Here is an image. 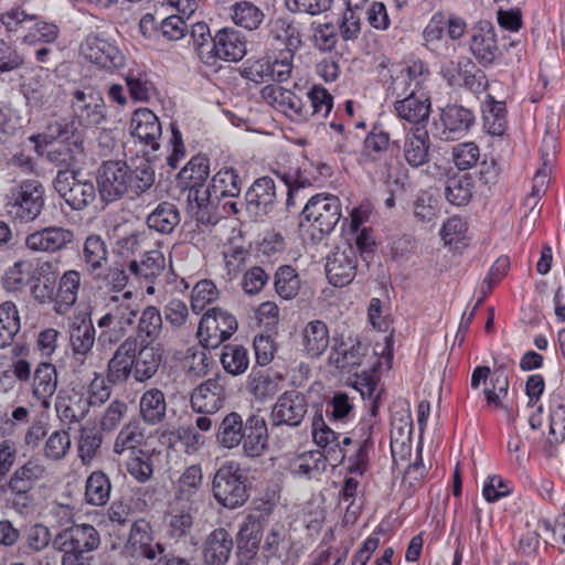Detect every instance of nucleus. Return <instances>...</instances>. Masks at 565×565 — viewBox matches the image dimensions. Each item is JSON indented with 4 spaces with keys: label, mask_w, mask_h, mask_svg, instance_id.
I'll return each mask as SVG.
<instances>
[{
    "label": "nucleus",
    "mask_w": 565,
    "mask_h": 565,
    "mask_svg": "<svg viewBox=\"0 0 565 565\" xmlns=\"http://www.w3.org/2000/svg\"><path fill=\"white\" fill-rule=\"evenodd\" d=\"M275 289L282 299H292L300 289V279L290 266H281L275 275Z\"/></svg>",
    "instance_id": "774afa93"
},
{
    "label": "nucleus",
    "mask_w": 565,
    "mask_h": 565,
    "mask_svg": "<svg viewBox=\"0 0 565 565\" xmlns=\"http://www.w3.org/2000/svg\"><path fill=\"white\" fill-rule=\"evenodd\" d=\"M258 533L259 522L250 515L247 516L241 525L237 535L238 565H258L256 558L259 542Z\"/></svg>",
    "instance_id": "cd10ccee"
},
{
    "label": "nucleus",
    "mask_w": 565,
    "mask_h": 565,
    "mask_svg": "<svg viewBox=\"0 0 565 565\" xmlns=\"http://www.w3.org/2000/svg\"><path fill=\"white\" fill-rule=\"evenodd\" d=\"M167 533L170 537L180 539L188 534L193 525L190 507L172 501L166 516Z\"/></svg>",
    "instance_id": "3c124183"
},
{
    "label": "nucleus",
    "mask_w": 565,
    "mask_h": 565,
    "mask_svg": "<svg viewBox=\"0 0 565 565\" xmlns=\"http://www.w3.org/2000/svg\"><path fill=\"white\" fill-rule=\"evenodd\" d=\"M230 14L235 25L248 31L259 29L265 19L264 11L248 0L233 3L230 8Z\"/></svg>",
    "instance_id": "a19ab883"
},
{
    "label": "nucleus",
    "mask_w": 565,
    "mask_h": 565,
    "mask_svg": "<svg viewBox=\"0 0 565 565\" xmlns=\"http://www.w3.org/2000/svg\"><path fill=\"white\" fill-rule=\"evenodd\" d=\"M358 256L353 245L338 246L327 258L326 273L331 285L344 287L356 274Z\"/></svg>",
    "instance_id": "4468645a"
},
{
    "label": "nucleus",
    "mask_w": 565,
    "mask_h": 565,
    "mask_svg": "<svg viewBox=\"0 0 565 565\" xmlns=\"http://www.w3.org/2000/svg\"><path fill=\"white\" fill-rule=\"evenodd\" d=\"M162 331V317L154 306L146 307L137 324V342L152 344Z\"/></svg>",
    "instance_id": "de8ad7c7"
},
{
    "label": "nucleus",
    "mask_w": 565,
    "mask_h": 565,
    "mask_svg": "<svg viewBox=\"0 0 565 565\" xmlns=\"http://www.w3.org/2000/svg\"><path fill=\"white\" fill-rule=\"evenodd\" d=\"M43 206L44 188L35 180H26L12 189L6 203L7 213L22 223L36 220Z\"/></svg>",
    "instance_id": "7ed1b4c3"
},
{
    "label": "nucleus",
    "mask_w": 565,
    "mask_h": 565,
    "mask_svg": "<svg viewBox=\"0 0 565 565\" xmlns=\"http://www.w3.org/2000/svg\"><path fill=\"white\" fill-rule=\"evenodd\" d=\"M215 500L227 509H236L248 500V478L237 462L227 461L215 472L212 481Z\"/></svg>",
    "instance_id": "f257e3e1"
},
{
    "label": "nucleus",
    "mask_w": 565,
    "mask_h": 565,
    "mask_svg": "<svg viewBox=\"0 0 565 565\" xmlns=\"http://www.w3.org/2000/svg\"><path fill=\"white\" fill-rule=\"evenodd\" d=\"M308 411V403L303 394L298 391L282 393L271 408V423L274 426L287 425L298 427Z\"/></svg>",
    "instance_id": "dca6fc26"
},
{
    "label": "nucleus",
    "mask_w": 565,
    "mask_h": 565,
    "mask_svg": "<svg viewBox=\"0 0 565 565\" xmlns=\"http://www.w3.org/2000/svg\"><path fill=\"white\" fill-rule=\"evenodd\" d=\"M430 72L426 63L418 58H411L393 65L390 68V79L385 82L386 97L402 99L409 94L420 93L424 83L429 78Z\"/></svg>",
    "instance_id": "f03ea898"
},
{
    "label": "nucleus",
    "mask_w": 565,
    "mask_h": 565,
    "mask_svg": "<svg viewBox=\"0 0 565 565\" xmlns=\"http://www.w3.org/2000/svg\"><path fill=\"white\" fill-rule=\"evenodd\" d=\"M430 139L425 126L412 127L405 135L403 157L413 168H419L429 161Z\"/></svg>",
    "instance_id": "a878e982"
},
{
    "label": "nucleus",
    "mask_w": 565,
    "mask_h": 565,
    "mask_svg": "<svg viewBox=\"0 0 565 565\" xmlns=\"http://www.w3.org/2000/svg\"><path fill=\"white\" fill-rule=\"evenodd\" d=\"M154 171L148 160H140L134 169L129 168L128 192L139 195L152 186Z\"/></svg>",
    "instance_id": "69168bd1"
},
{
    "label": "nucleus",
    "mask_w": 565,
    "mask_h": 565,
    "mask_svg": "<svg viewBox=\"0 0 565 565\" xmlns=\"http://www.w3.org/2000/svg\"><path fill=\"white\" fill-rule=\"evenodd\" d=\"M233 546V539L225 529L213 530L204 542V563L206 565H225L230 559Z\"/></svg>",
    "instance_id": "c85d7f7f"
},
{
    "label": "nucleus",
    "mask_w": 565,
    "mask_h": 565,
    "mask_svg": "<svg viewBox=\"0 0 565 565\" xmlns=\"http://www.w3.org/2000/svg\"><path fill=\"white\" fill-rule=\"evenodd\" d=\"M203 487V472L199 465H192L184 469L179 477L173 501L191 504L195 502Z\"/></svg>",
    "instance_id": "473e14b6"
},
{
    "label": "nucleus",
    "mask_w": 565,
    "mask_h": 565,
    "mask_svg": "<svg viewBox=\"0 0 565 565\" xmlns=\"http://www.w3.org/2000/svg\"><path fill=\"white\" fill-rule=\"evenodd\" d=\"M246 54V41L244 35L233 29L224 28L213 36L211 47H202L200 60L210 66L216 64L218 60L226 62L241 61Z\"/></svg>",
    "instance_id": "20e7f679"
},
{
    "label": "nucleus",
    "mask_w": 565,
    "mask_h": 565,
    "mask_svg": "<svg viewBox=\"0 0 565 565\" xmlns=\"http://www.w3.org/2000/svg\"><path fill=\"white\" fill-rule=\"evenodd\" d=\"M440 120L444 126L443 136L450 139L467 132L475 122V115L463 106L448 105L443 108Z\"/></svg>",
    "instance_id": "2f4dec72"
},
{
    "label": "nucleus",
    "mask_w": 565,
    "mask_h": 565,
    "mask_svg": "<svg viewBox=\"0 0 565 565\" xmlns=\"http://www.w3.org/2000/svg\"><path fill=\"white\" fill-rule=\"evenodd\" d=\"M237 330V320L220 308L207 310L201 318L198 337L204 348H217Z\"/></svg>",
    "instance_id": "423d86ee"
},
{
    "label": "nucleus",
    "mask_w": 565,
    "mask_h": 565,
    "mask_svg": "<svg viewBox=\"0 0 565 565\" xmlns=\"http://www.w3.org/2000/svg\"><path fill=\"white\" fill-rule=\"evenodd\" d=\"M129 167L122 161H106L98 169L97 184L103 201L110 203L128 192Z\"/></svg>",
    "instance_id": "9d476101"
},
{
    "label": "nucleus",
    "mask_w": 565,
    "mask_h": 565,
    "mask_svg": "<svg viewBox=\"0 0 565 565\" xmlns=\"http://www.w3.org/2000/svg\"><path fill=\"white\" fill-rule=\"evenodd\" d=\"M326 469V458L318 450L302 452L290 463V470L295 476L315 478Z\"/></svg>",
    "instance_id": "4d7b16f0"
},
{
    "label": "nucleus",
    "mask_w": 565,
    "mask_h": 565,
    "mask_svg": "<svg viewBox=\"0 0 565 565\" xmlns=\"http://www.w3.org/2000/svg\"><path fill=\"white\" fill-rule=\"evenodd\" d=\"M111 483L108 476L100 471L92 472L85 484V500L94 507L105 505L110 498Z\"/></svg>",
    "instance_id": "603ef678"
},
{
    "label": "nucleus",
    "mask_w": 565,
    "mask_h": 565,
    "mask_svg": "<svg viewBox=\"0 0 565 565\" xmlns=\"http://www.w3.org/2000/svg\"><path fill=\"white\" fill-rule=\"evenodd\" d=\"M180 223V213L177 206L169 202H162L148 215L149 228L162 234L171 233Z\"/></svg>",
    "instance_id": "5fc2aeb1"
},
{
    "label": "nucleus",
    "mask_w": 565,
    "mask_h": 565,
    "mask_svg": "<svg viewBox=\"0 0 565 565\" xmlns=\"http://www.w3.org/2000/svg\"><path fill=\"white\" fill-rule=\"evenodd\" d=\"M443 72L451 86H465L475 93L483 90L487 86L483 72L477 70L475 63L468 58L458 63L451 62Z\"/></svg>",
    "instance_id": "b1692460"
},
{
    "label": "nucleus",
    "mask_w": 565,
    "mask_h": 565,
    "mask_svg": "<svg viewBox=\"0 0 565 565\" xmlns=\"http://www.w3.org/2000/svg\"><path fill=\"white\" fill-rule=\"evenodd\" d=\"M301 335L303 350L310 358H319L329 347V329L321 320L308 322Z\"/></svg>",
    "instance_id": "c9c22d12"
},
{
    "label": "nucleus",
    "mask_w": 565,
    "mask_h": 565,
    "mask_svg": "<svg viewBox=\"0 0 565 565\" xmlns=\"http://www.w3.org/2000/svg\"><path fill=\"white\" fill-rule=\"evenodd\" d=\"M241 192V181L232 168L220 170L207 188L195 190V201L200 207L218 203L225 196L235 198Z\"/></svg>",
    "instance_id": "ddd939ff"
},
{
    "label": "nucleus",
    "mask_w": 565,
    "mask_h": 565,
    "mask_svg": "<svg viewBox=\"0 0 565 565\" xmlns=\"http://www.w3.org/2000/svg\"><path fill=\"white\" fill-rule=\"evenodd\" d=\"M221 362L227 373L242 374L249 365L247 349L237 344H227L223 348Z\"/></svg>",
    "instance_id": "e2e57ef3"
},
{
    "label": "nucleus",
    "mask_w": 565,
    "mask_h": 565,
    "mask_svg": "<svg viewBox=\"0 0 565 565\" xmlns=\"http://www.w3.org/2000/svg\"><path fill=\"white\" fill-rule=\"evenodd\" d=\"M81 52L86 60L107 71H115L125 64L119 49L98 34L87 35L81 45Z\"/></svg>",
    "instance_id": "f8f14e48"
},
{
    "label": "nucleus",
    "mask_w": 565,
    "mask_h": 565,
    "mask_svg": "<svg viewBox=\"0 0 565 565\" xmlns=\"http://www.w3.org/2000/svg\"><path fill=\"white\" fill-rule=\"evenodd\" d=\"M132 298L134 292L130 290L107 298L104 306L105 313L97 320V327L104 329L113 326L124 330L131 327L139 312L138 305Z\"/></svg>",
    "instance_id": "1a4fd4ad"
},
{
    "label": "nucleus",
    "mask_w": 565,
    "mask_h": 565,
    "mask_svg": "<svg viewBox=\"0 0 565 565\" xmlns=\"http://www.w3.org/2000/svg\"><path fill=\"white\" fill-rule=\"evenodd\" d=\"M394 110L401 120L414 127L425 126L431 111L430 98L425 93L409 94L394 100Z\"/></svg>",
    "instance_id": "5701e85b"
},
{
    "label": "nucleus",
    "mask_w": 565,
    "mask_h": 565,
    "mask_svg": "<svg viewBox=\"0 0 565 565\" xmlns=\"http://www.w3.org/2000/svg\"><path fill=\"white\" fill-rule=\"evenodd\" d=\"M100 544L98 531L90 524H73L57 533L53 546L58 552H75L87 554Z\"/></svg>",
    "instance_id": "6e6552de"
},
{
    "label": "nucleus",
    "mask_w": 565,
    "mask_h": 565,
    "mask_svg": "<svg viewBox=\"0 0 565 565\" xmlns=\"http://www.w3.org/2000/svg\"><path fill=\"white\" fill-rule=\"evenodd\" d=\"M83 258L89 274L102 269L108 259V248L100 235L90 234L83 245Z\"/></svg>",
    "instance_id": "864d4df0"
},
{
    "label": "nucleus",
    "mask_w": 565,
    "mask_h": 565,
    "mask_svg": "<svg viewBox=\"0 0 565 565\" xmlns=\"http://www.w3.org/2000/svg\"><path fill=\"white\" fill-rule=\"evenodd\" d=\"M54 189L76 211L83 210L96 198L94 183L79 179L74 170H60L54 179Z\"/></svg>",
    "instance_id": "0eeeda50"
},
{
    "label": "nucleus",
    "mask_w": 565,
    "mask_h": 565,
    "mask_svg": "<svg viewBox=\"0 0 565 565\" xmlns=\"http://www.w3.org/2000/svg\"><path fill=\"white\" fill-rule=\"evenodd\" d=\"M483 128L489 135L503 136L507 129V109L503 102L494 100L490 95L482 107Z\"/></svg>",
    "instance_id": "a18cd8bd"
},
{
    "label": "nucleus",
    "mask_w": 565,
    "mask_h": 565,
    "mask_svg": "<svg viewBox=\"0 0 565 565\" xmlns=\"http://www.w3.org/2000/svg\"><path fill=\"white\" fill-rule=\"evenodd\" d=\"M268 431L265 418L252 415L247 418L244 429L243 451L248 457H259L266 449Z\"/></svg>",
    "instance_id": "c756f323"
},
{
    "label": "nucleus",
    "mask_w": 565,
    "mask_h": 565,
    "mask_svg": "<svg viewBox=\"0 0 565 565\" xmlns=\"http://www.w3.org/2000/svg\"><path fill=\"white\" fill-rule=\"evenodd\" d=\"M154 171L148 160H140L134 169L129 168L128 192L139 195L152 186Z\"/></svg>",
    "instance_id": "0e129e2a"
},
{
    "label": "nucleus",
    "mask_w": 565,
    "mask_h": 565,
    "mask_svg": "<svg viewBox=\"0 0 565 565\" xmlns=\"http://www.w3.org/2000/svg\"><path fill=\"white\" fill-rule=\"evenodd\" d=\"M137 339L128 337L114 352L107 364V380L111 384L125 383L135 372Z\"/></svg>",
    "instance_id": "f3484780"
},
{
    "label": "nucleus",
    "mask_w": 565,
    "mask_h": 565,
    "mask_svg": "<svg viewBox=\"0 0 565 565\" xmlns=\"http://www.w3.org/2000/svg\"><path fill=\"white\" fill-rule=\"evenodd\" d=\"M74 118L86 129L97 127L106 119V107L102 95L93 89L73 93Z\"/></svg>",
    "instance_id": "2eb2a0df"
},
{
    "label": "nucleus",
    "mask_w": 565,
    "mask_h": 565,
    "mask_svg": "<svg viewBox=\"0 0 565 565\" xmlns=\"http://www.w3.org/2000/svg\"><path fill=\"white\" fill-rule=\"evenodd\" d=\"M245 424L237 413L227 414L217 428L216 439L218 444L227 449L237 447L244 438Z\"/></svg>",
    "instance_id": "8fccbe9b"
},
{
    "label": "nucleus",
    "mask_w": 565,
    "mask_h": 565,
    "mask_svg": "<svg viewBox=\"0 0 565 565\" xmlns=\"http://www.w3.org/2000/svg\"><path fill=\"white\" fill-rule=\"evenodd\" d=\"M166 268V258L162 252L152 249L146 252L140 260H131L128 265L129 271L139 279L153 282Z\"/></svg>",
    "instance_id": "4c0bfd02"
},
{
    "label": "nucleus",
    "mask_w": 565,
    "mask_h": 565,
    "mask_svg": "<svg viewBox=\"0 0 565 565\" xmlns=\"http://www.w3.org/2000/svg\"><path fill=\"white\" fill-rule=\"evenodd\" d=\"M125 81L135 100L148 102L154 94V86L145 72L130 70Z\"/></svg>",
    "instance_id": "338daca9"
},
{
    "label": "nucleus",
    "mask_w": 565,
    "mask_h": 565,
    "mask_svg": "<svg viewBox=\"0 0 565 565\" xmlns=\"http://www.w3.org/2000/svg\"><path fill=\"white\" fill-rule=\"evenodd\" d=\"M469 49L472 55L483 65H491L498 55L494 26L489 21H479L470 32Z\"/></svg>",
    "instance_id": "a211bd4d"
},
{
    "label": "nucleus",
    "mask_w": 565,
    "mask_h": 565,
    "mask_svg": "<svg viewBox=\"0 0 565 565\" xmlns=\"http://www.w3.org/2000/svg\"><path fill=\"white\" fill-rule=\"evenodd\" d=\"M140 416L145 423L156 425L161 423L167 414V401L159 388L147 390L139 402Z\"/></svg>",
    "instance_id": "e433bc0d"
},
{
    "label": "nucleus",
    "mask_w": 565,
    "mask_h": 565,
    "mask_svg": "<svg viewBox=\"0 0 565 565\" xmlns=\"http://www.w3.org/2000/svg\"><path fill=\"white\" fill-rule=\"evenodd\" d=\"M141 349L136 352L134 377L137 382L151 379L161 363V354L151 344L141 343Z\"/></svg>",
    "instance_id": "09e8293b"
},
{
    "label": "nucleus",
    "mask_w": 565,
    "mask_h": 565,
    "mask_svg": "<svg viewBox=\"0 0 565 565\" xmlns=\"http://www.w3.org/2000/svg\"><path fill=\"white\" fill-rule=\"evenodd\" d=\"M370 347L360 340L342 342L329 355L330 364L343 372H354L371 359Z\"/></svg>",
    "instance_id": "4be33fe9"
},
{
    "label": "nucleus",
    "mask_w": 565,
    "mask_h": 565,
    "mask_svg": "<svg viewBox=\"0 0 565 565\" xmlns=\"http://www.w3.org/2000/svg\"><path fill=\"white\" fill-rule=\"evenodd\" d=\"M79 287V271L71 269L62 275L56 294V300L60 306L58 312L70 309L76 302Z\"/></svg>",
    "instance_id": "6e6d98bb"
},
{
    "label": "nucleus",
    "mask_w": 565,
    "mask_h": 565,
    "mask_svg": "<svg viewBox=\"0 0 565 565\" xmlns=\"http://www.w3.org/2000/svg\"><path fill=\"white\" fill-rule=\"evenodd\" d=\"M143 438V429L140 427V424L138 422H130L118 433L114 443V452L121 455L126 450H131V454H136Z\"/></svg>",
    "instance_id": "052dcab7"
},
{
    "label": "nucleus",
    "mask_w": 565,
    "mask_h": 565,
    "mask_svg": "<svg viewBox=\"0 0 565 565\" xmlns=\"http://www.w3.org/2000/svg\"><path fill=\"white\" fill-rule=\"evenodd\" d=\"M276 204V186L268 177L257 179L245 194L247 212L253 217H262L274 210Z\"/></svg>",
    "instance_id": "6ab92c4d"
},
{
    "label": "nucleus",
    "mask_w": 565,
    "mask_h": 565,
    "mask_svg": "<svg viewBox=\"0 0 565 565\" xmlns=\"http://www.w3.org/2000/svg\"><path fill=\"white\" fill-rule=\"evenodd\" d=\"M87 129L76 118L61 119L47 127V136L57 142L74 146V151H84L83 142Z\"/></svg>",
    "instance_id": "f704fd0d"
},
{
    "label": "nucleus",
    "mask_w": 565,
    "mask_h": 565,
    "mask_svg": "<svg viewBox=\"0 0 565 565\" xmlns=\"http://www.w3.org/2000/svg\"><path fill=\"white\" fill-rule=\"evenodd\" d=\"M288 190L287 205H295V199L300 190L311 186V180L299 167H289L277 171Z\"/></svg>",
    "instance_id": "680f3d73"
},
{
    "label": "nucleus",
    "mask_w": 565,
    "mask_h": 565,
    "mask_svg": "<svg viewBox=\"0 0 565 565\" xmlns=\"http://www.w3.org/2000/svg\"><path fill=\"white\" fill-rule=\"evenodd\" d=\"M282 375L263 370H253L248 375L247 391L258 401L271 398L280 391Z\"/></svg>",
    "instance_id": "72a5a7b5"
},
{
    "label": "nucleus",
    "mask_w": 565,
    "mask_h": 565,
    "mask_svg": "<svg viewBox=\"0 0 565 565\" xmlns=\"http://www.w3.org/2000/svg\"><path fill=\"white\" fill-rule=\"evenodd\" d=\"M126 548L134 557H143L152 561L164 551L159 542L152 537L151 526L146 520L135 521L131 525Z\"/></svg>",
    "instance_id": "aec40b11"
},
{
    "label": "nucleus",
    "mask_w": 565,
    "mask_h": 565,
    "mask_svg": "<svg viewBox=\"0 0 565 565\" xmlns=\"http://www.w3.org/2000/svg\"><path fill=\"white\" fill-rule=\"evenodd\" d=\"M130 132L134 138L150 147L152 151L159 149L162 127L157 115L149 108H139L134 111L130 119Z\"/></svg>",
    "instance_id": "412c9836"
},
{
    "label": "nucleus",
    "mask_w": 565,
    "mask_h": 565,
    "mask_svg": "<svg viewBox=\"0 0 565 565\" xmlns=\"http://www.w3.org/2000/svg\"><path fill=\"white\" fill-rule=\"evenodd\" d=\"M96 342V329L89 318H76L68 326L71 350L92 352Z\"/></svg>",
    "instance_id": "58836bf2"
},
{
    "label": "nucleus",
    "mask_w": 565,
    "mask_h": 565,
    "mask_svg": "<svg viewBox=\"0 0 565 565\" xmlns=\"http://www.w3.org/2000/svg\"><path fill=\"white\" fill-rule=\"evenodd\" d=\"M224 386L217 379H209L191 394V407L199 414H214L223 407Z\"/></svg>",
    "instance_id": "393cba45"
},
{
    "label": "nucleus",
    "mask_w": 565,
    "mask_h": 565,
    "mask_svg": "<svg viewBox=\"0 0 565 565\" xmlns=\"http://www.w3.org/2000/svg\"><path fill=\"white\" fill-rule=\"evenodd\" d=\"M102 444V433L95 425L81 426L77 438V455L84 466H88L93 462Z\"/></svg>",
    "instance_id": "c03bdc74"
},
{
    "label": "nucleus",
    "mask_w": 565,
    "mask_h": 565,
    "mask_svg": "<svg viewBox=\"0 0 565 565\" xmlns=\"http://www.w3.org/2000/svg\"><path fill=\"white\" fill-rule=\"evenodd\" d=\"M269 36L281 43L282 52H294L301 44V35L295 23L285 17H278L269 23Z\"/></svg>",
    "instance_id": "ea45409f"
},
{
    "label": "nucleus",
    "mask_w": 565,
    "mask_h": 565,
    "mask_svg": "<svg viewBox=\"0 0 565 565\" xmlns=\"http://www.w3.org/2000/svg\"><path fill=\"white\" fill-rule=\"evenodd\" d=\"M311 427L312 438L317 446L328 454L338 451L341 460L345 457V450L340 445V435L326 424L322 413L315 414Z\"/></svg>",
    "instance_id": "37998d69"
},
{
    "label": "nucleus",
    "mask_w": 565,
    "mask_h": 565,
    "mask_svg": "<svg viewBox=\"0 0 565 565\" xmlns=\"http://www.w3.org/2000/svg\"><path fill=\"white\" fill-rule=\"evenodd\" d=\"M290 548L291 541L287 530L282 525L271 527L264 541V556L268 561L276 558L284 562L288 558Z\"/></svg>",
    "instance_id": "49530a36"
},
{
    "label": "nucleus",
    "mask_w": 565,
    "mask_h": 565,
    "mask_svg": "<svg viewBox=\"0 0 565 565\" xmlns=\"http://www.w3.org/2000/svg\"><path fill=\"white\" fill-rule=\"evenodd\" d=\"M472 189L473 180L469 174L455 175L448 179L445 195L450 204L462 206L470 201Z\"/></svg>",
    "instance_id": "bf43d9fd"
},
{
    "label": "nucleus",
    "mask_w": 565,
    "mask_h": 565,
    "mask_svg": "<svg viewBox=\"0 0 565 565\" xmlns=\"http://www.w3.org/2000/svg\"><path fill=\"white\" fill-rule=\"evenodd\" d=\"M90 406L92 399L81 392H73L68 396L60 398L56 403V412L63 420L78 423L86 417Z\"/></svg>",
    "instance_id": "79ce46f5"
},
{
    "label": "nucleus",
    "mask_w": 565,
    "mask_h": 565,
    "mask_svg": "<svg viewBox=\"0 0 565 565\" xmlns=\"http://www.w3.org/2000/svg\"><path fill=\"white\" fill-rule=\"evenodd\" d=\"M57 388V371L54 364L42 361L33 373L32 394L44 407L50 405V399Z\"/></svg>",
    "instance_id": "7c9ffc66"
},
{
    "label": "nucleus",
    "mask_w": 565,
    "mask_h": 565,
    "mask_svg": "<svg viewBox=\"0 0 565 565\" xmlns=\"http://www.w3.org/2000/svg\"><path fill=\"white\" fill-rule=\"evenodd\" d=\"M47 476V470L40 458H31L20 466L9 480V488L15 494H26Z\"/></svg>",
    "instance_id": "bb28decb"
},
{
    "label": "nucleus",
    "mask_w": 565,
    "mask_h": 565,
    "mask_svg": "<svg viewBox=\"0 0 565 565\" xmlns=\"http://www.w3.org/2000/svg\"><path fill=\"white\" fill-rule=\"evenodd\" d=\"M74 239L75 234L71 228L52 225L29 233L24 245L35 253L55 254L68 248Z\"/></svg>",
    "instance_id": "9b49d317"
},
{
    "label": "nucleus",
    "mask_w": 565,
    "mask_h": 565,
    "mask_svg": "<svg viewBox=\"0 0 565 565\" xmlns=\"http://www.w3.org/2000/svg\"><path fill=\"white\" fill-rule=\"evenodd\" d=\"M301 217L321 234H329L341 218L340 200L332 194L313 195L302 209Z\"/></svg>",
    "instance_id": "39448f33"
},
{
    "label": "nucleus",
    "mask_w": 565,
    "mask_h": 565,
    "mask_svg": "<svg viewBox=\"0 0 565 565\" xmlns=\"http://www.w3.org/2000/svg\"><path fill=\"white\" fill-rule=\"evenodd\" d=\"M20 330V318L17 307L11 301L0 305V348L10 345Z\"/></svg>",
    "instance_id": "13d9d810"
}]
</instances>
